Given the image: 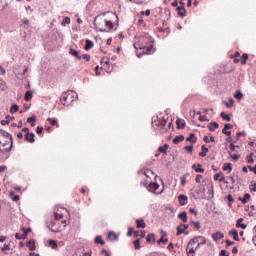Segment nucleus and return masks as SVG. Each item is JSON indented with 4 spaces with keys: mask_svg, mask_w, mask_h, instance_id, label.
Segmentation results:
<instances>
[{
    "mask_svg": "<svg viewBox=\"0 0 256 256\" xmlns=\"http://www.w3.org/2000/svg\"><path fill=\"white\" fill-rule=\"evenodd\" d=\"M201 247H197V243L193 244V239H191L187 245L186 251L188 256H195L196 251H199Z\"/></svg>",
    "mask_w": 256,
    "mask_h": 256,
    "instance_id": "nucleus-6",
    "label": "nucleus"
},
{
    "mask_svg": "<svg viewBox=\"0 0 256 256\" xmlns=\"http://www.w3.org/2000/svg\"><path fill=\"white\" fill-rule=\"evenodd\" d=\"M48 123H50V125H52V127H59V124L57 123V120L54 118H47Z\"/></svg>",
    "mask_w": 256,
    "mask_h": 256,
    "instance_id": "nucleus-36",
    "label": "nucleus"
},
{
    "mask_svg": "<svg viewBox=\"0 0 256 256\" xmlns=\"http://www.w3.org/2000/svg\"><path fill=\"white\" fill-rule=\"evenodd\" d=\"M178 219H181L183 223H187L188 217H187V212H182L178 215Z\"/></svg>",
    "mask_w": 256,
    "mask_h": 256,
    "instance_id": "nucleus-24",
    "label": "nucleus"
},
{
    "mask_svg": "<svg viewBox=\"0 0 256 256\" xmlns=\"http://www.w3.org/2000/svg\"><path fill=\"white\" fill-rule=\"evenodd\" d=\"M159 189V184L157 182L154 183H150L148 186V191H150V193H161V192H157Z\"/></svg>",
    "mask_w": 256,
    "mask_h": 256,
    "instance_id": "nucleus-10",
    "label": "nucleus"
},
{
    "mask_svg": "<svg viewBox=\"0 0 256 256\" xmlns=\"http://www.w3.org/2000/svg\"><path fill=\"white\" fill-rule=\"evenodd\" d=\"M11 119H13V117L6 116L5 120H1V125H9V123H11Z\"/></svg>",
    "mask_w": 256,
    "mask_h": 256,
    "instance_id": "nucleus-37",
    "label": "nucleus"
},
{
    "mask_svg": "<svg viewBox=\"0 0 256 256\" xmlns=\"http://www.w3.org/2000/svg\"><path fill=\"white\" fill-rule=\"evenodd\" d=\"M249 189H250V191H253L254 193H256V182L255 181H252L250 183Z\"/></svg>",
    "mask_w": 256,
    "mask_h": 256,
    "instance_id": "nucleus-47",
    "label": "nucleus"
},
{
    "mask_svg": "<svg viewBox=\"0 0 256 256\" xmlns=\"http://www.w3.org/2000/svg\"><path fill=\"white\" fill-rule=\"evenodd\" d=\"M236 227H240V229H247V225L243 224V218L237 220Z\"/></svg>",
    "mask_w": 256,
    "mask_h": 256,
    "instance_id": "nucleus-26",
    "label": "nucleus"
},
{
    "mask_svg": "<svg viewBox=\"0 0 256 256\" xmlns=\"http://www.w3.org/2000/svg\"><path fill=\"white\" fill-rule=\"evenodd\" d=\"M167 120H165V118L163 119H160V125H159V130L162 132V133H166L167 131Z\"/></svg>",
    "mask_w": 256,
    "mask_h": 256,
    "instance_id": "nucleus-12",
    "label": "nucleus"
},
{
    "mask_svg": "<svg viewBox=\"0 0 256 256\" xmlns=\"http://www.w3.org/2000/svg\"><path fill=\"white\" fill-rule=\"evenodd\" d=\"M15 238H16V239H25V234L16 233V234H15Z\"/></svg>",
    "mask_w": 256,
    "mask_h": 256,
    "instance_id": "nucleus-62",
    "label": "nucleus"
},
{
    "mask_svg": "<svg viewBox=\"0 0 256 256\" xmlns=\"http://www.w3.org/2000/svg\"><path fill=\"white\" fill-rule=\"evenodd\" d=\"M224 237H225V234H223V232H221V231H218V232L212 234V239L214 241H220V239H224Z\"/></svg>",
    "mask_w": 256,
    "mask_h": 256,
    "instance_id": "nucleus-13",
    "label": "nucleus"
},
{
    "mask_svg": "<svg viewBox=\"0 0 256 256\" xmlns=\"http://www.w3.org/2000/svg\"><path fill=\"white\" fill-rule=\"evenodd\" d=\"M69 23H71V18L64 17L63 20H62L63 27H65L66 25H69Z\"/></svg>",
    "mask_w": 256,
    "mask_h": 256,
    "instance_id": "nucleus-45",
    "label": "nucleus"
},
{
    "mask_svg": "<svg viewBox=\"0 0 256 256\" xmlns=\"http://www.w3.org/2000/svg\"><path fill=\"white\" fill-rule=\"evenodd\" d=\"M209 131H215V129H219V123L212 122L208 125Z\"/></svg>",
    "mask_w": 256,
    "mask_h": 256,
    "instance_id": "nucleus-25",
    "label": "nucleus"
},
{
    "mask_svg": "<svg viewBox=\"0 0 256 256\" xmlns=\"http://www.w3.org/2000/svg\"><path fill=\"white\" fill-rule=\"evenodd\" d=\"M234 97L235 99H242L243 98V92L241 91H237L235 94H234Z\"/></svg>",
    "mask_w": 256,
    "mask_h": 256,
    "instance_id": "nucleus-51",
    "label": "nucleus"
},
{
    "mask_svg": "<svg viewBox=\"0 0 256 256\" xmlns=\"http://www.w3.org/2000/svg\"><path fill=\"white\" fill-rule=\"evenodd\" d=\"M147 243H151V241H155V234H149L146 238Z\"/></svg>",
    "mask_w": 256,
    "mask_h": 256,
    "instance_id": "nucleus-50",
    "label": "nucleus"
},
{
    "mask_svg": "<svg viewBox=\"0 0 256 256\" xmlns=\"http://www.w3.org/2000/svg\"><path fill=\"white\" fill-rule=\"evenodd\" d=\"M9 141L8 140H1L0 138V153H9L13 147H8Z\"/></svg>",
    "mask_w": 256,
    "mask_h": 256,
    "instance_id": "nucleus-7",
    "label": "nucleus"
},
{
    "mask_svg": "<svg viewBox=\"0 0 256 256\" xmlns=\"http://www.w3.org/2000/svg\"><path fill=\"white\" fill-rule=\"evenodd\" d=\"M4 137V139H9L11 141V147H13V136L11 134H9V132L0 129V138Z\"/></svg>",
    "mask_w": 256,
    "mask_h": 256,
    "instance_id": "nucleus-9",
    "label": "nucleus"
},
{
    "mask_svg": "<svg viewBox=\"0 0 256 256\" xmlns=\"http://www.w3.org/2000/svg\"><path fill=\"white\" fill-rule=\"evenodd\" d=\"M49 245L52 249H57V247H58L57 241H55V240H49Z\"/></svg>",
    "mask_w": 256,
    "mask_h": 256,
    "instance_id": "nucleus-46",
    "label": "nucleus"
},
{
    "mask_svg": "<svg viewBox=\"0 0 256 256\" xmlns=\"http://www.w3.org/2000/svg\"><path fill=\"white\" fill-rule=\"evenodd\" d=\"M26 247L29 248V251H35L37 249V247L35 246V240L30 239L27 244Z\"/></svg>",
    "mask_w": 256,
    "mask_h": 256,
    "instance_id": "nucleus-14",
    "label": "nucleus"
},
{
    "mask_svg": "<svg viewBox=\"0 0 256 256\" xmlns=\"http://www.w3.org/2000/svg\"><path fill=\"white\" fill-rule=\"evenodd\" d=\"M176 125H177V129H185V120L181 119V118H178L176 120Z\"/></svg>",
    "mask_w": 256,
    "mask_h": 256,
    "instance_id": "nucleus-20",
    "label": "nucleus"
},
{
    "mask_svg": "<svg viewBox=\"0 0 256 256\" xmlns=\"http://www.w3.org/2000/svg\"><path fill=\"white\" fill-rule=\"evenodd\" d=\"M230 149L231 151H237V149H239V146H236L235 143L231 142Z\"/></svg>",
    "mask_w": 256,
    "mask_h": 256,
    "instance_id": "nucleus-55",
    "label": "nucleus"
},
{
    "mask_svg": "<svg viewBox=\"0 0 256 256\" xmlns=\"http://www.w3.org/2000/svg\"><path fill=\"white\" fill-rule=\"evenodd\" d=\"M167 149H169V144H164V146H160L158 148V151L160 153H164V154H167Z\"/></svg>",
    "mask_w": 256,
    "mask_h": 256,
    "instance_id": "nucleus-33",
    "label": "nucleus"
},
{
    "mask_svg": "<svg viewBox=\"0 0 256 256\" xmlns=\"http://www.w3.org/2000/svg\"><path fill=\"white\" fill-rule=\"evenodd\" d=\"M95 243L97 244V245H105V240H103V237H101V236H97L96 238H95Z\"/></svg>",
    "mask_w": 256,
    "mask_h": 256,
    "instance_id": "nucleus-38",
    "label": "nucleus"
},
{
    "mask_svg": "<svg viewBox=\"0 0 256 256\" xmlns=\"http://www.w3.org/2000/svg\"><path fill=\"white\" fill-rule=\"evenodd\" d=\"M69 53L70 55H73V57H76L77 59H81V55H79V51L70 48Z\"/></svg>",
    "mask_w": 256,
    "mask_h": 256,
    "instance_id": "nucleus-27",
    "label": "nucleus"
},
{
    "mask_svg": "<svg viewBox=\"0 0 256 256\" xmlns=\"http://www.w3.org/2000/svg\"><path fill=\"white\" fill-rule=\"evenodd\" d=\"M77 97V94L73 91H67L62 94L61 101L63 105L69 106L71 103L75 101V98Z\"/></svg>",
    "mask_w": 256,
    "mask_h": 256,
    "instance_id": "nucleus-3",
    "label": "nucleus"
},
{
    "mask_svg": "<svg viewBox=\"0 0 256 256\" xmlns=\"http://www.w3.org/2000/svg\"><path fill=\"white\" fill-rule=\"evenodd\" d=\"M229 129H233V124H225L224 128L222 129V133L227 137H231V131Z\"/></svg>",
    "mask_w": 256,
    "mask_h": 256,
    "instance_id": "nucleus-11",
    "label": "nucleus"
},
{
    "mask_svg": "<svg viewBox=\"0 0 256 256\" xmlns=\"http://www.w3.org/2000/svg\"><path fill=\"white\" fill-rule=\"evenodd\" d=\"M95 46V43L89 39L86 40V46L85 50L89 51V49L93 48Z\"/></svg>",
    "mask_w": 256,
    "mask_h": 256,
    "instance_id": "nucleus-29",
    "label": "nucleus"
},
{
    "mask_svg": "<svg viewBox=\"0 0 256 256\" xmlns=\"http://www.w3.org/2000/svg\"><path fill=\"white\" fill-rule=\"evenodd\" d=\"M63 219V214L55 213L53 217L47 222V227L52 233H60L67 227V220Z\"/></svg>",
    "mask_w": 256,
    "mask_h": 256,
    "instance_id": "nucleus-1",
    "label": "nucleus"
},
{
    "mask_svg": "<svg viewBox=\"0 0 256 256\" xmlns=\"http://www.w3.org/2000/svg\"><path fill=\"white\" fill-rule=\"evenodd\" d=\"M25 140L28 141V143H33L35 141V134L34 133H26Z\"/></svg>",
    "mask_w": 256,
    "mask_h": 256,
    "instance_id": "nucleus-19",
    "label": "nucleus"
},
{
    "mask_svg": "<svg viewBox=\"0 0 256 256\" xmlns=\"http://www.w3.org/2000/svg\"><path fill=\"white\" fill-rule=\"evenodd\" d=\"M219 256H229V251L221 250Z\"/></svg>",
    "mask_w": 256,
    "mask_h": 256,
    "instance_id": "nucleus-60",
    "label": "nucleus"
},
{
    "mask_svg": "<svg viewBox=\"0 0 256 256\" xmlns=\"http://www.w3.org/2000/svg\"><path fill=\"white\" fill-rule=\"evenodd\" d=\"M253 155H255V153H251L246 159L249 163H254V159H253Z\"/></svg>",
    "mask_w": 256,
    "mask_h": 256,
    "instance_id": "nucleus-54",
    "label": "nucleus"
},
{
    "mask_svg": "<svg viewBox=\"0 0 256 256\" xmlns=\"http://www.w3.org/2000/svg\"><path fill=\"white\" fill-rule=\"evenodd\" d=\"M192 223H193L195 229H201V222L196 221V222H192Z\"/></svg>",
    "mask_w": 256,
    "mask_h": 256,
    "instance_id": "nucleus-58",
    "label": "nucleus"
},
{
    "mask_svg": "<svg viewBox=\"0 0 256 256\" xmlns=\"http://www.w3.org/2000/svg\"><path fill=\"white\" fill-rule=\"evenodd\" d=\"M221 117L224 119V121H231V116L227 115L225 112H221Z\"/></svg>",
    "mask_w": 256,
    "mask_h": 256,
    "instance_id": "nucleus-43",
    "label": "nucleus"
},
{
    "mask_svg": "<svg viewBox=\"0 0 256 256\" xmlns=\"http://www.w3.org/2000/svg\"><path fill=\"white\" fill-rule=\"evenodd\" d=\"M185 150L189 151L190 153H193V145L191 146H185Z\"/></svg>",
    "mask_w": 256,
    "mask_h": 256,
    "instance_id": "nucleus-64",
    "label": "nucleus"
},
{
    "mask_svg": "<svg viewBox=\"0 0 256 256\" xmlns=\"http://www.w3.org/2000/svg\"><path fill=\"white\" fill-rule=\"evenodd\" d=\"M207 153H209V148L202 145V152L199 153L200 157H207Z\"/></svg>",
    "mask_w": 256,
    "mask_h": 256,
    "instance_id": "nucleus-30",
    "label": "nucleus"
},
{
    "mask_svg": "<svg viewBox=\"0 0 256 256\" xmlns=\"http://www.w3.org/2000/svg\"><path fill=\"white\" fill-rule=\"evenodd\" d=\"M186 141L192 144L197 143V137H195V134L192 133L188 138H186Z\"/></svg>",
    "mask_w": 256,
    "mask_h": 256,
    "instance_id": "nucleus-31",
    "label": "nucleus"
},
{
    "mask_svg": "<svg viewBox=\"0 0 256 256\" xmlns=\"http://www.w3.org/2000/svg\"><path fill=\"white\" fill-rule=\"evenodd\" d=\"M181 184L182 185H187V176L186 175L181 177Z\"/></svg>",
    "mask_w": 256,
    "mask_h": 256,
    "instance_id": "nucleus-59",
    "label": "nucleus"
},
{
    "mask_svg": "<svg viewBox=\"0 0 256 256\" xmlns=\"http://www.w3.org/2000/svg\"><path fill=\"white\" fill-rule=\"evenodd\" d=\"M238 199H239V201H241L242 205H245V204H247V201H249V199H251V194L246 193L244 195V198L239 197Z\"/></svg>",
    "mask_w": 256,
    "mask_h": 256,
    "instance_id": "nucleus-22",
    "label": "nucleus"
},
{
    "mask_svg": "<svg viewBox=\"0 0 256 256\" xmlns=\"http://www.w3.org/2000/svg\"><path fill=\"white\" fill-rule=\"evenodd\" d=\"M192 169H194V171L196 173H205V169L203 168V165H201V164H198V165L194 164L192 166Z\"/></svg>",
    "mask_w": 256,
    "mask_h": 256,
    "instance_id": "nucleus-16",
    "label": "nucleus"
},
{
    "mask_svg": "<svg viewBox=\"0 0 256 256\" xmlns=\"http://www.w3.org/2000/svg\"><path fill=\"white\" fill-rule=\"evenodd\" d=\"M195 243H197L196 247H201V245H205V243H207V239H205V237L203 236H197L192 239V244Z\"/></svg>",
    "mask_w": 256,
    "mask_h": 256,
    "instance_id": "nucleus-8",
    "label": "nucleus"
},
{
    "mask_svg": "<svg viewBox=\"0 0 256 256\" xmlns=\"http://www.w3.org/2000/svg\"><path fill=\"white\" fill-rule=\"evenodd\" d=\"M141 183L144 187H146V189H149V185H151V181L148 180H144Z\"/></svg>",
    "mask_w": 256,
    "mask_h": 256,
    "instance_id": "nucleus-53",
    "label": "nucleus"
},
{
    "mask_svg": "<svg viewBox=\"0 0 256 256\" xmlns=\"http://www.w3.org/2000/svg\"><path fill=\"white\" fill-rule=\"evenodd\" d=\"M223 171H229V173H231L233 171V164L231 163L224 164Z\"/></svg>",
    "mask_w": 256,
    "mask_h": 256,
    "instance_id": "nucleus-32",
    "label": "nucleus"
},
{
    "mask_svg": "<svg viewBox=\"0 0 256 256\" xmlns=\"http://www.w3.org/2000/svg\"><path fill=\"white\" fill-rule=\"evenodd\" d=\"M187 195H180L178 196V201L179 204L181 205V207H183L184 205H187Z\"/></svg>",
    "mask_w": 256,
    "mask_h": 256,
    "instance_id": "nucleus-17",
    "label": "nucleus"
},
{
    "mask_svg": "<svg viewBox=\"0 0 256 256\" xmlns=\"http://www.w3.org/2000/svg\"><path fill=\"white\" fill-rule=\"evenodd\" d=\"M183 233H185V230L183 229V227L178 226L177 233H176L177 237H179V235H183Z\"/></svg>",
    "mask_w": 256,
    "mask_h": 256,
    "instance_id": "nucleus-48",
    "label": "nucleus"
},
{
    "mask_svg": "<svg viewBox=\"0 0 256 256\" xmlns=\"http://www.w3.org/2000/svg\"><path fill=\"white\" fill-rule=\"evenodd\" d=\"M134 248L137 250L141 249V241L139 239L134 241Z\"/></svg>",
    "mask_w": 256,
    "mask_h": 256,
    "instance_id": "nucleus-49",
    "label": "nucleus"
},
{
    "mask_svg": "<svg viewBox=\"0 0 256 256\" xmlns=\"http://www.w3.org/2000/svg\"><path fill=\"white\" fill-rule=\"evenodd\" d=\"M176 9L180 17H185V15H187V10H185V6H178Z\"/></svg>",
    "mask_w": 256,
    "mask_h": 256,
    "instance_id": "nucleus-18",
    "label": "nucleus"
},
{
    "mask_svg": "<svg viewBox=\"0 0 256 256\" xmlns=\"http://www.w3.org/2000/svg\"><path fill=\"white\" fill-rule=\"evenodd\" d=\"M137 229H145L147 227V224H145V221L143 219L137 220Z\"/></svg>",
    "mask_w": 256,
    "mask_h": 256,
    "instance_id": "nucleus-23",
    "label": "nucleus"
},
{
    "mask_svg": "<svg viewBox=\"0 0 256 256\" xmlns=\"http://www.w3.org/2000/svg\"><path fill=\"white\" fill-rule=\"evenodd\" d=\"M108 239H109V241H117V234L114 232H110L108 234Z\"/></svg>",
    "mask_w": 256,
    "mask_h": 256,
    "instance_id": "nucleus-40",
    "label": "nucleus"
},
{
    "mask_svg": "<svg viewBox=\"0 0 256 256\" xmlns=\"http://www.w3.org/2000/svg\"><path fill=\"white\" fill-rule=\"evenodd\" d=\"M182 141H185V136L183 135H178L172 140L174 145H179V143H181Z\"/></svg>",
    "mask_w": 256,
    "mask_h": 256,
    "instance_id": "nucleus-21",
    "label": "nucleus"
},
{
    "mask_svg": "<svg viewBox=\"0 0 256 256\" xmlns=\"http://www.w3.org/2000/svg\"><path fill=\"white\" fill-rule=\"evenodd\" d=\"M32 97H33V93H31V91H26V93H25V101H31Z\"/></svg>",
    "mask_w": 256,
    "mask_h": 256,
    "instance_id": "nucleus-44",
    "label": "nucleus"
},
{
    "mask_svg": "<svg viewBox=\"0 0 256 256\" xmlns=\"http://www.w3.org/2000/svg\"><path fill=\"white\" fill-rule=\"evenodd\" d=\"M9 197L12 199V201H19V195H15L14 192H10Z\"/></svg>",
    "mask_w": 256,
    "mask_h": 256,
    "instance_id": "nucleus-42",
    "label": "nucleus"
},
{
    "mask_svg": "<svg viewBox=\"0 0 256 256\" xmlns=\"http://www.w3.org/2000/svg\"><path fill=\"white\" fill-rule=\"evenodd\" d=\"M227 199H228V201H229V206L231 207V203H234L235 202V199H233V196L231 195V194H229L228 196H227ZM231 202V203H230Z\"/></svg>",
    "mask_w": 256,
    "mask_h": 256,
    "instance_id": "nucleus-57",
    "label": "nucleus"
},
{
    "mask_svg": "<svg viewBox=\"0 0 256 256\" xmlns=\"http://www.w3.org/2000/svg\"><path fill=\"white\" fill-rule=\"evenodd\" d=\"M161 238L158 240V244L161 245V243H167L169 241V239H165V237H167V232L161 230Z\"/></svg>",
    "mask_w": 256,
    "mask_h": 256,
    "instance_id": "nucleus-15",
    "label": "nucleus"
},
{
    "mask_svg": "<svg viewBox=\"0 0 256 256\" xmlns=\"http://www.w3.org/2000/svg\"><path fill=\"white\" fill-rule=\"evenodd\" d=\"M6 239L7 237L0 236V251L3 255H13V248L11 247V244L5 243Z\"/></svg>",
    "mask_w": 256,
    "mask_h": 256,
    "instance_id": "nucleus-4",
    "label": "nucleus"
},
{
    "mask_svg": "<svg viewBox=\"0 0 256 256\" xmlns=\"http://www.w3.org/2000/svg\"><path fill=\"white\" fill-rule=\"evenodd\" d=\"M245 135H247L244 131L243 132H238L236 134V139H239V137H245Z\"/></svg>",
    "mask_w": 256,
    "mask_h": 256,
    "instance_id": "nucleus-63",
    "label": "nucleus"
},
{
    "mask_svg": "<svg viewBox=\"0 0 256 256\" xmlns=\"http://www.w3.org/2000/svg\"><path fill=\"white\" fill-rule=\"evenodd\" d=\"M82 59H85V61H91V55L84 54V55H82Z\"/></svg>",
    "mask_w": 256,
    "mask_h": 256,
    "instance_id": "nucleus-61",
    "label": "nucleus"
},
{
    "mask_svg": "<svg viewBox=\"0 0 256 256\" xmlns=\"http://www.w3.org/2000/svg\"><path fill=\"white\" fill-rule=\"evenodd\" d=\"M224 104L226 105V107L231 108L233 107V105H235V100H233V98H230L228 101H225Z\"/></svg>",
    "mask_w": 256,
    "mask_h": 256,
    "instance_id": "nucleus-39",
    "label": "nucleus"
},
{
    "mask_svg": "<svg viewBox=\"0 0 256 256\" xmlns=\"http://www.w3.org/2000/svg\"><path fill=\"white\" fill-rule=\"evenodd\" d=\"M35 121H37V118L35 116L27 118V123H30L31 127H35Z\"/></svg>",
    "mask_w": 256,
    "mask_h": 256,
    "instance_id": "nucleus-34",
    "label": "nucleus"
},
{
    "mask_svg": "<svg viewBox=\"0 0 256 256\" xmlns=\"http://www.w3.org/2000/svg\"><path fill=\"white\" fill-rule=\"evenodd\" d=\"M230 157L234 160V161H239V155L237 154H233L231 153V151L228 152Z\"/></svg>",
    "mask_w": 256,
    "mask_h": 256,
    "instance_id": "nucleus-52",
    "label": "nucleus"
},
{
    "mask_svg": "<svg viewBox=\"0 0 256 256\" xmlns=\"http://www.w3.org/2000/svg\"><path fill=\"white\" fill-rule=\"evenodd\" d=\"M94 25L97 31L109 33L113 29V22L107 20L101 16H98L94 20Z\"/></svg>",
    "mask_w": 256,
    "mask_h": 256,
    "instance_id": "nucleus-2",
    "label": "nucleus"
},
{
    "mask_svg": "<svg viewBox=\"0 0 256 256\" xmlns=\"http://www.w3.org/2000/svg\"><path fill=\"white\" fill-rule=\"evenodd\" d=\"M229 235H232L234 241H239V232L237 230H231Z\"/></svg>",
    "mask_w": 256,
    "mask_h": 256,
    "instance_id": "nucleus-28",
    "label": "nucleus"
},
{
    "mask_svg": "<svg viewBox=\"0 0 256 256\" xmlns=\"http://www.w3.org/2000/svg\"><path fill=\"white\" fill-rule=\"evenodd\" d=\"M134 49H136L137 57H141L143 54L151 55V46L149 43H146V45H143V46H140L139 44L135 43ZM139 49H140V51H142V53L139 52Z\"/></svg>",
    "mask_w": 256,
    "mask_h": 256,
    "instance_id": "nucleus-5",
    "label": "nucleus"
},
{
    "mask_svg": "<svg viewBox=\"0 0 256 256\" xmlns=\"http://www.w3.org/2000/svg\"><path fill=\"white\" fill-rule=\"evenodd\" d=\"M201 179H203V175L197 174L195 178L196 183H201Z\"/></svg>",
    "mask_w": 256,
    "mask_h": 256,
    "instance_id": "nucleus-56",
    "label": "nucleus"
},
{
    "mask_svg": "<svg viewBox=\"0 0 256 256\" xmlns=\"http://www.w3.org/2000/svg\"><path fill=\"white\" fill-rule=\"evenodd\" d=\"M160 123H161V119L156 118L154 121H152V127H153L154 129H159Z\"/></svg>",
    "mask_w": 256,
    "mask_h": 256,
    "instance_id": "nucleus-35",
    "label": "nucleus"
},
{
    "mask_svg": "<svg viewBox=\"0 0 256 256\" xmlns=\"http://www.w3.org/2000/svg\"><path fill=\"white\" fill-rule=\"evenodd\" d=\"M17 111H19V105L17 104H13L11 107H10V113H17Z\"/></svg>",
    "mask_w": 256,
    "mask_h": 256,
    "instance_id": "nucleus-41",
    "label": "nucleus"
}]
</instances>
